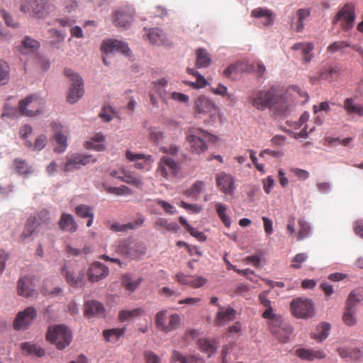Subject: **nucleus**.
<instances>
[{"label":"nucleus","instance_id":"0eeeda50","mask_svg":"<svg viewBox=\"0 0 363 363\" xmlns=\"http://www.w3.org/2000/svg\"><path fill=\"white\" fill-rule=\"evenodd\" d=\"M290 309L292 315L298 318H309L314 312L313 302L309 298H297L292 300Z\"/></svg>","mask_w":363,"mask_h":363},{"label":"nucleus","instance_id":"9d476101","mask_svg":"<svg viewBox=\"0 0 363 363\" xmlns=\"http://www.w3.org/2000/svg\"><path fill=\"white\" fill-rule=\"evenodd\" d=\"M354 19V7L350 4H347L337 13L333 23L340 22L342 29L348 30L353 27Z\"/></svg>","mask_w":363,"mask_h":363},{"label":"nucleus","instance_id":"bf43d9fd","mask_svg":"<svg viewBox=\"0 0 363 363\" xmlns=\"http://www.w3.org/2000/svg\"><path fill=\"white\" fill-rule=\"evenodd\" d=\"M47 143V138L44 135H39L33 145L31 142L26 140V145L31 147L34 150H41L45 146Z\"/></svg>","mask_w":363,"mask_h":363},{"label":"nucleus","instance_id":"aec40b11","mask_svg":"<svg viewBox=\"0 0 363 363\" xmlns=\"http://www.w3.org/2000/svg\"><path fill=\"white\" fill-rule=\"evenodd\" d=\"M17 289L18 295L26 298L36 296L38 294L35 286L28 277H23L18 280Z\"/></svg>","mask_w":363,"mask_h":363},{"label":"nucleus","instance_id":"a211bd4d","mask_svg":"<svg viewBox=\"0 0 363 363\" xmlns=\"http://www.w3.org/2000/svg\"><path fill=\"white\" fill-rule=\"evenodd\" d=\"M101 49L106 54L117 52L123 55H128L130 52L127 43L113 39L104 40L101 43Z\"/></svg>","mask_w":363,"mask_h":363},{"label":"nucleus","instance_id":"c9c22d12","mask_svg":"<svg viewBox=\"0 0 363 363\" xmlns=\"http://www.w3.org/2000/svg\"><path fill=\"white\" fill-rule=\"evenodd\" d=\"M104 140V136L101 133H97L90 141L86 142L84 147L88 150L101 152L106 149V146L102 143Z\"/></svg>","mask_w":363,"mask_h":363},{"label":"nucleus","instance_id":"052dcab7","mask_svg":"<svg viewBox=\"0 0 363 363\" xmlns=\"http://www.w3.org/2000/svg\"><path fill=\"white\" fill-rule=\"evenodd\" d=\"M76 214L81 218L94 217L92 209L87 205L80 204L75 208Z\"/></svg>","mask_w":363,"mask_h":363},{"label":"nucleus","instance_id":"4be33fe9","mask_svg":"<svg viewBox=\"0 0 363 363\" xmlns=\"http://www.w3.org/2000/svg\"><path fill=\"white\" fill-rule=\"evenodd\" d=\"M270 330L281 343L286 342L292 333V328L286 323H283L279 326L272 325Z\"/></svg>","mask_w":363,"mask_h":363},{"label":"nucleus","instance_id":"e433bc0d","mask_svg":"<svg viewBox=\"0 0 363 363\" xmlns=\"http://www.w3.org/2000/svg\"><path fill=\"white\" fill-rule=\"evenodd\" d=\"M196 67L197 68H206L210 65L211 59L209 54L205 49L199 48L196 51Z\"/></svg>","mask_w":363,"mask_h":363},{"label":"nucleus","instance_id":"79ce46f5","mask_svg":"<svg viewBox=\"0 0 363 363\" xmlns=\"http://www.w3.org/2000/svg\"><path fill=\"white\" fill-rule=\"evenodd\" d=\"M85 312L86 315H101L104 314V307L97 301H90L85 304Z\"/></svg>","mask_w":363,"mask_h":363},{"label":"nucleus","instance_id":"774afa93","mask_svg":"<svg viewBox=\"0 0 363 363\" xmlns=\"http://www.w3.org/2000/svg\"><path fill=\"white\" fill-rule=\"evenodd\" d=\"M308 259V255L306 253L297 254L292 259L291 267L294 269H299L301 267V264L306 262Z\"/></svg>","mask_w":363,"mask_h":363},{"label":"nucleus","instance_id":"69168bd1","mask_svg":"<svg viewBox=\"0 0 363 363\" xmlns=\"http://www.w3.org/2000/svg\"><path fill=\"white\" fill-rule=\"evenodd\" d=\"M22 46L23 48L28 49L30 51L33 52L39 48L40 43L36 40L26 36L22 41Z\"/></svg>","mask_w":363,"mask_h":363},{"label":"nucleus","instance_id":"20e7f679","mask_svg":"<svg viewBox=\"0 0 363 363\" xmlns=\"http://www.w3.org/2000/svg\"><path fill=\"white\" fill-rule=\"evenodd\" d=\"M212 135L200 128H191L186 135V142L190 147V151L201 154L205 152L208 147L205 140H211Z\"/></svg>","mask_w":363,"mask_h":363},{"label":"nucleus","instance_id":"72a5a7b5","mask_svg":"<svg viewBox=\"0 0 363 363\" xmlns=\"http://www.w3.org/2000/svg\"><path fill=\"white\" fill-rule=\"evenodd\" d=\"M235 311L232 308L224 309L220 308L216 318V322L218 325H223L227 322L233 320L235 318Z\"/></svg>","mask_w":363,"mask_h":363},{"label":"nucleus","instance_id":"423d86ee","mask_svg":"<svg viewBox=\"0 0 363 363\" xmlns=\"http://www.w3.org/2000/svg\"><path fill=\"white\" fill-rule=\"evenodd\" d=\"M65 74L72 82L67 95V101L74 104L84 94L83 81L82 77L71 69H65Z\"/></svg>","mask_w":363,"mask_h":363},{"label":"nucleus","instance_id":"603ef678","mask_svg":"<svg viewBox=\"0 0 363 363\" xmlns=\"http://www.w3.org/2000/svg\"><path fill=\"white\" fill-rule=\"evenodd\" d=\"M13 167L19 174H28L33 172L30 167L28 166L25 160L16 159L13 163Z\"/></svg>","mask_w":363,"mask_h":363},{"label":"nucleus","instance_id":"37998d69","mask_svg":"<svg viewBox=\"0 0 363 363\" xmlns=\"http://www.w3.org/2000/svg\"><path fill=\"white\" fill-rule=\"evenodd\" d=\"M61 126L55 125V139L57 146L55 147V152L58 153L63 152L67 146V136L61 132V130H59Z\"/></svg>","mask_w":363,"mask_h":363},{"label":"nucleus","instance_id":"5701e85b","mask_svg":"<svg viewBox=\"0 0 363 363\" xmlns=\"http://www.w3.org/2000/svg\"><path fill=\"white\" fill-rule=\"evenodd\" d=\"M251 69L250 65L245 62L238 61L230 65L223 72V76L227 78L234 79L235 77L242 72H249Z\"/></svg>","mask_w":363,"mask_h":363},{"label":"nucleus","instance_id":"6e6d98bb","mask_svg":"<svg viewBox=\"0 0 363 363\" xmlns=\"http://www.w3.org/2000/svg\"><path fill=\"white\" fill-rule=\"evenodd\" d=\"M356 309L345 306V312L342 315V320L347 326H353L356 324L355 317Z\"/></svg>","mask_w":363,"mask_h":363},{"label":"nucleus","instance_id":"2eb2a0df","mask_svg":"<svg viewBox=\"0 0 363 363\" xmlns=\"http://www.w3.org/2000/svg\"><path fill=\"white\" fill-rule=\"evenodd\" d=\"M62 274L67 283L72 287H82L85 283L83 271H75L71 267L65 266L62 269Z\"/></svg>","mask_w":363,"mask_h":363},{"label":"nucleus","instance_id":"338daca9","mask_svg":"<svg viewBox=\"0 0 363 363\" xmlns=\"http://www.w3.org/2000/svg\"><path fill=\"white\" fill-rule=\"evenodd\" d=\"M106 190L109 194H113L118 196L130 194V188L124 185H122L119 187H108L106 189Z\"/></svg>","mask_w":363,"mask_h":363},{"label":"nucleus","instance_id":"f704fd0d","mask_svg":"<svg viewBox=\"0 0 363 363\" xmlns=\"http://www.w3.org/2000/svg\"><path fill=\"white\" fill-rule=\"evenodd\" d=\"M313 48V45L311 43H298L293 45L292 49L294 50H301L303 55V62L308 63L312 59L313 55L311 52Z\"/></svg>","mask_w":363,"mask_h":363},{"label":"nucleus","instance_id":"ea45409f","mask_svg":"<svg viewBox=\"0 0 363 363\" xmlns=\"http://www.w3.org/2000/svg\"><path fill=\"white\" fill-rule=\"evenodd\" d=\"M125 328H112L109 330H104L103 331V336L106 342H116L121 336L123 335Z\"/></svg>","mask_w":363,"mask_h":363},{"label":"nucleus","instance_id":"680f3d73","mask_svg":"<svg viewBox=\"0 0 363 363\" xmlns=\"http://www.w3.org/2000/svg\"><path fill=\"white\" fill-rule=\"evenodd\" d=\"M350 47V43L348 41L340 40L336 41L330 45L327 50L331 53L342 51L345 48Z\"/></svg>","mask_w":363,"mask_h":363},{"label":"nucleus","instance_id":"412c9836","mask_svg":"<svg viewBox=\"0 0 363 363\" xmlns=\"http://www.w3.org/2000/svg\"><path fill=\"white\" fill-rule=\"evenodd\" d=\"M40 226V223L37 221L36 218L29 217L26 221L23 230L19 236V239L23 242L26 239L36 235Z\"/></svg>","mask_w":363,"mask_h":363},{"label":"nucleus","instance_id":"f03ea898","mask_svg":"<svg viewBox=\"0 0 363 363\" xmlns=\"http://www.w3.org/2000/svg\"><path fill=\"white\" fill-rule=\"evenodd\" d=\"M20 11L38 19L45 18L55 12V6L48 0H23Z\"/></svg>","mask_w":363,"mask_h":363},{"label":"nucleus","instance_id":"393cba45","mask_svg":"<svg viewBox=\"0 0 363 363\" xmlns=\"http://www.w3.org/2000/svg\"><path fill=\"white\" fill-rule=\"evenodd\" d=\"M145 218L143 216H138L134 221L126 224H120L118 223H113L110 229L114 232H126L128 230L138 229L144 223Z\"/></svg>","mask_w":363,"mask_h":363},{"label":"nucleus","instance_id":"6ab92c4d","mask_svg":"<svg viewBox=\"0 0 363 363\" xmlns=\"http://www.w3.org/2000/svg\"><path fill=\"white\" fill-rule=\"evenodd\" d=\"M109 272L108 268L101 262H93L89 267L87 275L88 279L91 282L98 281L106 276Z\"/></svg>","mask_w":363,"mask_h":363},{"label":"nucleus","instance_id":"a878e982","mask_svg":"<svg viewBox=\"0 0 363 363\" xmlns=\"http://www.w3.org/2000/svg\"><path fill=\"white\" fill-rule=\"evenodd\" d=\"M296 355L302 359L313 361L315 359H322L326 357L323 350H315L311 349L299 348L296 351Z\"/></svg>","mask_w":363,"mask_h":363},{"label":"nucleus","instance_id":"09e8293b","mask_svg":"<svg viewBox=\"0 0 363 363\" xmlns=\"http://www.w3.org/2000/svg\"><path fill=\"white\" fill-rule=\"evenodd\" d=\"M119 179H121V180L125 183L132 184L138 188H140L143 186V182L140 177L133 173L123 172V175L121 177H119Z\"/></svg>","mask_w":363,"mask_h":363},{"label":"nucleus","instance_id":"a18cd8bd","mask_svg":"<svg viewBox=\"0 0 363 363\" xmlns=\"http://www.w3.org/2000/svg\"><path fill=\"white\" fill-rule=\"evenodd\" d=\"M205 188V183L202 181H196L188 189L184 191V195L187 197H195L198 199V195Z\"/></svg>","mask_w":363,"mask_h":363},{"label":"nucleus","instance_id":"f3484780","mask_svg":"<svg viewBox=\"0 0 363 363\" xmlns=\"http://www.w3.org/2000/svg\"><path fill=\"white\" fill-rule=\"evenodd\" d=\"M216 183L220 191L225 194L231 195L235 189V178L225 172H220L217 174Z\"/></svg>","mask_w":363,"mask_h":363},{"label":"nucleus","instance_id":"8fccbe9b","mask_svg":"<svg viewBox=\"0 0 363 363\" xmlns=\"http://www.w3.org/2000/svg\"><path fill=\"white\" fill-rule=\"evenodd\" d=\"M344 107L349 113H355L360 116H363V106L360 104H355L352 99H346L344 101Z\"/></svg>","mask_w":363,"mask_h":363},{"label":"nucleus","instance_id":"f8f14e48","mask_svg":"<svg viewBox=\"0 0 363 363\" xmlns=\"http://www.w3.org/2000/svg\"><path fill=\"white\" fill-rule=\"evenodd\" d=\"M274 88L268 90H259L253 93L250 97L252 105L258 110L263 111L269 108L270 102L274 96Z\"/></svg>","mask_w":363,"mask_h":363},{"label":"nucleus","instance_id":"58836bf2","mask_svg":"<svg viewBox=\"0 0 363 363\" xmlns=\"http://www.w3.org/2000/svg\"><path fill=\"white\" fill-rule=\"evenodd\" d=\"M154 226L158 230H166L168 232H177L179 228L176 223H169L167 219L164 218H158Z\"/></svg>","mask_w":363,"mask_h":363},{"label":"nucleus","instance_id":"1a4fd4ad","mask_svg":"<svg viewBox=\"0 0 363 363\" xmlns=\"http://www.w3.org/2000/svg\"><path fill=\"white\" fill-rule=\"evenodd\" d=\"M179 169V165L174 159L164 156L158 162L156 173L157 175L169 179V178L175 177L178 174Z\"/></svg>","mask_w":363,"mask_h":363},{"label":"nucleus","instance_id":"5fc2aeb1","mask_svg":"<svg viewBox=\"0 0 363 363\" xmlns=\"http://www.w3.org/2000/svg\"><path fill=\"white\" fill-rule=\"evenodd\" d=\"M311 11L308 9H300L297 11L298 21L296 30L301 32L304 28V20L310 16Z\"/></svg>","mask_w":363,"mask_h":363},{"label":"nucleus","instance_id":"a19ab883","mask_svg":"<svg viewBox=\"0 0 363 363\" xmlns=\"http://www.w3.org/2000/svg\"><path fill=\"white\" fill-rule=\"evenodd\" d=\"M145 313L143 308H136L133 310H123L118 313V319L121 322L129 321L134 318L139 317Z\"/></svg>","mask_w":363,"mask_h":363},{"label":"nucleus","instance_id":"f257e3e1","mask_svg":"<svg viewBox=\"0 0 363 363\" xmlns=\"http://www.w3.org/2000/svg\"><path fill=\"white\" fill-rule=\"evenodd\" d=\"M147 247L142 241L128 238L120 240L116 247V252L123 258L138 259L146 253Z\"/></svg>","mask_w":363,"mask_h":363},{"label":"nucleus","instance_id":"de8ad7c7","mask_svg":"<svg viewBox=\"0 0 363 363\" xmlns=\"http://www.w3.org/2000/svg\"><path fill=\"white\" fill-rule=\"evenodd\" d=\"M363 300V296L361 294L359 290H354L350 292L349 294L347 301L346 306L347 307L352 308L353 309H356V306L358 303Z\"/></svg>","mask_w":363,"mask_h":363},{"label":"nucleus","instance_id":"0e129e2a","mask_svg":"<svg viewBox=\"0 0 363 363\" xmlns=\"http://www.w3.org/2000/svg\"><path fill=\"white\" fill-rule=\"evenodd\" d=\"M298 240H301L309 235L311 228L308 223L303 220H298Z\"/></svg>","mask_w":363,"mask_h":363},{"label":"nucleus","instance_id":"dca6fc26","mask_svg":"<svg viewBox=\"0 0 363 363\" xmlns=\"http://www.w3.org/2000/svg\"><path fill=\"white\" fill-rule=\"evenodd\" d=\"M342 76V70L337 67H329L321 69L317 77H311V82L315 84L316 81H327L333 82L337 81Z\"/></svg>","mask_w":363,"mask_h":363},{"label":"nucleus","instance_id":"bb28decb","mask_svg":"<svg viewBox=\"0 0 363 363\" xmlns=\"http://www.w3.org/2000/svg\"><path fill=\"white\" fill-rule=\"evenodd\" d=\"M287 107L286 99L281 95L277 94L274 89L273 99L270 102L269 108L278 114H281L286 111Z\"/></svg>","mask_w":363,"mask_h":363},{"label":"nucleus","instance_id":"6e6552de","mask_svg":"<svg viewBox=\"0 0 363 363\" xmlns=\"http://www.w3.org/2000/svg\"><path fill=\"white\" fill-rule=\"evenodd\" d=\"M134 16L133 9L129 6H125L115 10L111 18L115 26L128 28L133 21Z\"/></svg>","mask_w":363,"mask_h":363},{"label":"nucleus","instance_id":"7c9ffc66","mask_svg":"<svg viewBox=\"0 0 363 363\" xmlns=\"http://www.w3.org/2000/svg\"><path fill=\"white\" fill-rule=\"evenodd\" d=\"M126 158L131 161L135 162V167L139 169H143L147 164V161L150 159V155H145L143 154H135L130 150H127L125 152Z\"/></svg>","mask_w":363,"mask_h":363},{"label":"nucleus","instance_id":"ddd939ff","mask_svg":"<svg viewBox=\"0 0 363 363\" xmlns=\"http://www.w3.org/2000/svg\"><path fill=\"white\" fill-rule=\"evenodd\" d=\"M194 107L197 114H209L211 118L215 116L218 112L215 103L205 96H199L194 101Z\"/></svg>","mask_w":363,"mask_h":363},{"label":"nucleus","instance_id":"c85d7f7f","mask_svg":"<svg viewBox=\"0 0 363 363\" xmlns=\"http://www.w3.org/2000/svg\"><path fill=\"white\" fill-rule=\"evenodd\" d=\"M269 291H264L262 292L258 298L260 303L266 308V310L262 313V318L265 319H269L272 321H274V318H275V315L273 313V308L272 306V302L270 300L267 298V295L269 294Z\"/></svg>","mask_w":363,"mask_h":363},{"label":"nucleus","instance_id":"13d9d810","mask_svg":"<svg viewBox=\"0 0 363 363\" xmlns=\"http://www.w3.org/2000/svg\"><path fill=\"white\" fill-rule=\"evenodd\" d=\"M180 316L177 314H172L169 317V322L165 325L164 328V333H169L170 331H172L178 328V326L180 324Z\"/></svg>","mask_w":363,"mask_h":363},{"label":"nucleus","instance_id":"4d7b16f0","mask_svg":"<svg viewBox=\"0 0 363 363\" xmlns=\"http://www.w3.org/2000/svg\"><path fill=\"white\" fill-rule=\"evenodd\" d=\"M9 72L10 67L7 62L0 60V86L9 82Z\"/></svg>","mask_w":363,"mask_h":363},{"label":"nucleus","instance_id":"cd10ccee","mask_svg":"<svg viewBox=\"0 0 363 363\" xmlns=\"http://www.w3.org/2000/svg\"><path fill=\"white\" fill-rule=\"evenodd\" d=\"M197 345L201 352L206 353L208 357H211L216 352L219 343L216 340H208L205 338H201L197 340Z\"/></svg>","mask_w":363,"mask_h":363},{"label":"nucleus","instance_id":"473e14b6","mask_svg":"<svg viewBox=\"0 0 363 363\" xmlns=\"http://www.w3.org/2000/svg\"><path fill=\"white\" fill-rule=\"evenodd\" d=\"M251 16L257 18H264L262 23L265 26H271L273 23V12L269 9L260 7L255 9L252 11Z\"/></svg>","mask_w":363,"mask_h":363},{"label":"nucleus","instance_id":"39448f33","mask_svg":"<svg viewBox=\"0 0 363 363\" xmlns=\"http://www.w3.org/2000/svg\"><path fill=\"white\" fill-rule=\"evenodd\" d=\"M44 108L43 100L37 95H30L18 103V110L21 115L35 116L43 112Z\"/></svg>","mask_w":363,"mask_h":363},{"label":"nucleus","instance_id":"b1692460","mask_svg":"<svg viewBox=\"0 0 363 363\" xmlns=\"http://www.w3.org/2000/svg\"><path fill=\"white\" fill-rule=\"evenodd\" d=\"M58 226L61 230L70 233H75L78 228V225L73 216L67 213H62L58 220Z\"/></svg>","mask_w":363,"mask_h":363},{"label":"nucleus","instance_id":"c03bdc74","mask_svg":"<svg viewBox=\"0 0 363 363\" xmlns=\"http://www.w3.org/2000/svg\"><path fill=\"white\" fill-rule=\"evenodd\" d=\"M146 36L150 43L153 45H162L164 43V35L162 30L159 28L149 29Z\"/></svg>","mask_w":363,"mask_h":363},{"label":"nucleus","instance_id":"864d4df0","mask_svg":"<svg viewBox=\"0 0 363 363\" xmlns=\"http://www.w3.org/2000/svg\"><path fill=\"white\" fill-rule=\"evenodd\" d=\"M171 361L173 362H179L180 363H196L197 358L194 355H190L189 357H186L183 355L181 352L174 350L172 352V354L171 357Z\"/></svg>","mask_w":363,"mask_h":363},{"label":"nucleus","instance_id":"49530a36","mask_svg":"<svg viewBox=\"0 0 363 363\" xmlns=\"http://www.w3.org/2000/svg\"><path fill=\"white\" fill-rule=\"evenodd\" d=\"M215 206L216 213L223 222V225L226 228H230L231 225V220L230 216L226 213L227 206L222 203H216Z\"/></svg>","mask_w":363,"mask_h":363},{"label":"nucleus","instance_id":"4468645a","mask_svg":"<svg viewBox=\"0 0 363 363\" xmlns=\"http://www.w3.org/2000/svg\"><path fill=\"white\" fill-rule=\"evenodd\" d=\"M36 315L37 311L33 307H27L23 311L18 312L13 322L14 329H26L35 318Z\"/></svg>","mask_w":363,"mask_h":363},{"label":"nucleus","instance_id":"c756f323","mask_svg":"<svg viewBox=\"0 0 363 363\" xmlns=\"http://www.w3.org/2000/svg\"><path fill=\"white\" fill-rule=\"evenodd\" d=\"M21 349L24 354L35 356L38 357H43L45 353L44 349L41 346L29 342H26L21 344Z\"/></svg>","mask_w":363,"mask_h":363},{"label":"nucleus","instance_id":"4c0bfd02","mask_svg":"<svg viewBox=\"0 0 363 363\" xmlns=\"http://www.w3.org/2000/svg\"><path fill=\"white\" fill-rule=\"evenodd\" d=\"M330 330V325L327 323H322L318 325L314 332L311 333V336L313 339L320 342L326 339Z\"/></svg>","mask_w":363,"mask_h":363},{"label":"nucleus","instance_id":"9b49d317","mask_svg":"<svg viewBox=\"0 0 363 363\" xmlns=\"http://www.w3.org/2000/svg\"><path fill=\"white\" fill-rule=\"evenodd\" d=\"M96 162V159L94 158L91 155L76 153L67 157L63 169L65 172H72L80 168L81 166H85Z\"/></svg>","mask_w":363,"mask_h":363},{"label":"nucleus","instance_id":"7ed1b4c3","mask_svg":"<svg viewBox=\"0 0 363 363\" xmlns=\"http://www.w3.org/2000/svg\"><path fill=\"white\" fill-rule=\"evenodd\" d=\"M46 339L55 345L58 350H62L69 345L72 340V332L65 325H55L49 327Z\"/></svg>","mask_w":363,"mask_h":363},{"label":"nucleus","instance_id":"e2e57ef3","mask_svg":"<svg viewBox=\"0 0 363 363\" xmlns=\"http://www.w3.org/2000/svg\"><path fill=\"white\" fill-rule=\"evenodd\" d=\"M167 319V311L162 310L157 313L155 315L156 327L162 331H164Z\"/></svg>","mask_w":363,"mask_h":363},{"label":"nucleus","instance_id":"3c124183","mask_svg":"<svg viewBox=\"0 0 363 363\" xmlns=\"http://www.w3.org/2000/svg\"><path fill=\"white\" fill-rule=\"evenodd\" d=\"M187 72L189 74L195 76L196 78V82H191L189 84H190L191 86L195 89H200L203 88L207 85L206 79L198 72L195 71L194 69L191 68H187Z\"/></svg>","mask_w":363,"mask_h":363},{"label":"nucleus","instance_id":"2f4dec72","mask_svg":"<svg viewBox=\"0 0 363 363\" xmlns=\"http://www.w3.org/2000/svg\"><path fill=\"white\" fill-rule=\"evenodd\" d=\"M142 280L140 277L134 279L131 274H125L122 277L121 284L125 290L132 293L140 286Z\"/></svg>","mask_w":363,"mask_h":363}]
</instances>
